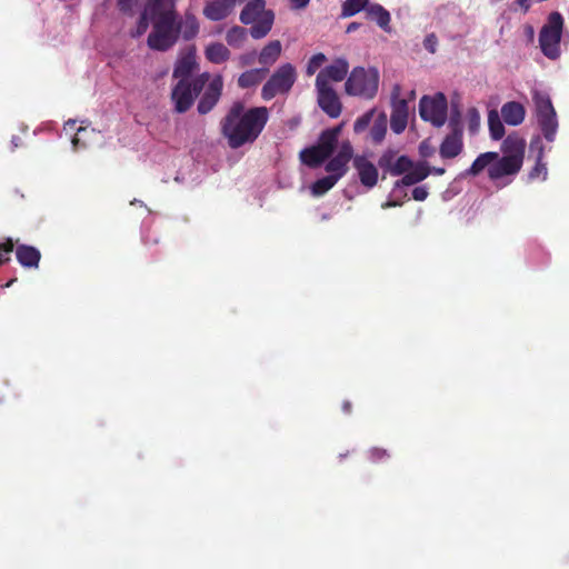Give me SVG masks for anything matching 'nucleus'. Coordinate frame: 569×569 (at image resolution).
<instances>
[{"instance_id": "1", "label": "nucleus", "mask_w": 569, "mask_h": 569, "mask_svg": "<svg viewBox=\"0 0 569 569\" xmlns=\"http://www.w3.org/2000/svg\"><path fill=\"white\" fill-rule=\"evenodd\" d=\"M525 151V139L518 134H509L501 143L502 156L495 151L480 153L467 170V174L477 177L487 169L488 178L493 182L515 177L522 168Z\"/></svg>"}, {"instance_id": "2", "label": "nucleus", "mask_w": 569, "mask_h": 569, "mask_svg": "<svg viewBox=\"0 0 569 569\" xmlns=\"http://www.w3.org/2000/svg\"><path fill=\"white\" fill-rule=\"evenodd\" d=\"M269 118L266 107H254L244 111V104L234 102L221 121L222 134L232 149L253 142L263 130Z\"/></svg>"}, {"instance_id": "3", "label": "nucleus", "mask_w": 569, "mask_h": 569, "mask_svg": "<svg viewBox=\"0 0 569 569\" xmlns=\"http://www.w3.org/2000/svg\"><path fill=\"white\" fill-rule=\"evenodd\" d=\"M379 72L376 68L356 67L345 82L348 96L373 99L378 92Z\"/></svg>"}, {"instance_id": "4", "label": "nucleus", "mask_w": 569, "mask_h": 569, "mask_svg": "<svg viewBox=\"0 0 569 569\" xmlns=\"http://www.w3.org/2000/svg\"><path fill=\"white\" fill-rule=\"evenodd\" d=\"M210 80V73L203 72L191 81H178L171 90V101L177 113L187 112L192 106L196 98L204 89Z\"/></svg>"}, {"instance_id": "5", "label": "nucleus", "mask_w": 569, "mask_h": 569, "mask_svg": "<svg viewBox=\"0 0 569 569\" xmlns=\"http://www.w3.org/2000/svg\"><path fill=\"white\" fill-rule=\"evenodd\" d=\"M562 28L563 18L559 12L555 11L549 14L547 23L540 30V49L551 60L560 57Z\"/></svg>"}, {"instance_id": "6", "label": "nucleus", "mask_w": 569, "mask_h": 569, "mask_svg": "<svg viewBox=\"0 0 569 569\" xmlns=\"http://www.w3.org/2000/svg\"><path fill=\"white\" fill-rule=\"evenodd\" d=\"M296 80V68L289 62L281 64L263 84L261 98L269 101L278 94H288Z\"/></svg>"}, {"instance_id": "7", "label": "nucleus", "mask_w": 569, "mask_h": 569, "mask_svg": "<svg viewBox=\"0 0 569 569\" xmlns=\"http://www.w3.org/2000/svg\"><path fill=\"white\" fill-rule=\"evenodd\" d=\"M152 31L149 33L147 44L156 51H168L179 40L177 20L151 22Z\"/></svg>"}, {"instance_id": "8", "label": "nucleus", "mask_w": 569, "mask_h": 569, "mask_svg": "<svg viewBox=\"0 0 569 569\" xmlns=\"http://www.w3.org/2000/svg\"><path fill=\"white\" fill-rule=\"evenodd\" d=\"M533 100L541 132L545 139L551 142L555 140L558 129L557 113L551 99L547 94L536 93Z\"/></svg>"}, {"instance_id": "9", "label": "nucleus", "mask_w": 569, "mask_h": 569, "mask_svg": "<svg viewBox=\"0 0 569 569\" xmlns=\"http://www.w3.org/2000/svg\"><path fill=\"white\" fill-rule=\"evenodd\" d=\"M447 99L443 93H437L433 98L423 96L419 102L420 117L440 128L447 119Z\"/></svg>"}, {"instance_id": "10", "label": "nucleus", "mask_w": 569, "mask_h": 569, "mask_svg": "<svg viewBox=\"0 0 569 569\" xmlns=\"http://www.w3.org/2000/svg\"><path fill=\"white\" fill-rule=\"evenodd\" d=\"M400 91V86L396 84L391 93L390 127L397 134H400L406 130L409 118V104L406 99L399 98Z\"/></svg>"}, {"instance_id": "11", "label": "nucleus", "mask_w": 569, "mask_h": 569, "mask_svg": "<svg viewBox=\"0 0 569 569\" xmlns=\"http://www.w3.org/2000/svg\"><path fill=\"white\" fill-rule=\"evenodd\" d=\"M317 101L320 109L330 118H338L342 111L341 101L331 86H319L315 83Z\"/></svg>"}, {"instance_id": "12", "label": "nucleus", "mask_w": 569, "mask_h": 569, "mask_svg": "<svg viewBox=\"0 0 569 569\" xmlns=\"http://www.w3.org/2000/svg\"><path fill=\"white\" fill-rule=\"evenodd\" d=\"M208 82L197 106V111L200 114L209 113L217 106L222 94L223 80L220 74L214 76Z\"/></svg>"}, {"instance_id": "13", "label": "nucleus", "mask_w": 569, "mask_h": 569, "mask_svg": "<svg viewBox=\"0 0 569 569\" xmlns=\"http://www.w3.org/2000/svg\"><path fill=\"white\" fill-rule=\"evenodd\" d=\"M143 10L151 22L174 21L178 18L176 0H148Z\"/></svg>"}, {"instance_id": "14", "label": "nucleus", "mask_w": 569, "mask_h": 569, "mask_svg": "<svg viewBox=\"0 0 569 569\" xmlns=\"http://www.w3.org/2000/svg\"><path fill=\"white\" fill-rule=\"evenodd\" d=\"M349 71V63L345 58H337L330 66L319 71L316 82L319 86H330V81H342Z\"/></svg>"}, {"instance_id": "15", "label": "nucleus", "mask_w": 569, "mask_h": 569, "mask_svg": "<svg viewBox=\"0 0 569 569\" xmlns=\"http://www.w3.org/2000/svg\"><path fill=\"white\" fill-rule=\"evenodd\" d=\"M353 160V148L349 142L343 143L338 153L330 159L326 164V171L331 177H337V181L342 178L348 171V163Z\"/></svg>"}, {"instance_id": "16", "label": "nucleus", "mask_w": 569, "mask_h": 569, "mask_svg": "<svg viewBox=\"0 0 569 569\" xmlns=\"http://www.w3.org/2000/svg\"><path fill=\"white\" fill-rule=\"evenodd\" d=\"M352 164L363 187L372 189L377 186L379 177L378 169L366 156H355Z\"/></svg>"}, {"instance_id": "17", "label": "nucleus", "mask_w": 569, "mask_h": 569, "mask_svg": "<svg viewBox=\"0 0 569 569\" xmlns=\"http://www.w3.org/2000/svg\"><path fill=\"white\" fill-rule=\"evenodd\" d=\"M237 0H210L203 7V16L210 21L226 19L234 9Z\"/></svg>"}, {"instance_id": "18", "label": "nucleus", "mask_w": 569, "mask_h": 569, "mask_svg": "<svg viewBox=\"0 0 569 569\" xmlns=\"http://www.w3.org/2000/svg\"><path fill=\"white\" fill-rule=\"evenodd\" d=\"M16 258L24 268H38L41 252L33 246L17 243Z\"/></svg>"}, {"instance_id": "19", "label": "nucleus", "mask_w": 569, "mask_h": 569, "mask_svg": "<svg viewBox=\"0 0 569 569\" xmlns=\"http://www.w3.org/2000/svg\"><path fill=\"white\" fill-rule=\"evenodd\" d=\"M197 67L196 57L193 53H188L180 57L173 68L172 77L178 81H191V73Z\"/></svg>"}, {"instance_id": "20", "label": "nucleus", "mask_w": 569, "mask_h": 569, "mask_svg": "<svg viewBox=\"0 0 569 569\" xmlns=\"http://www.w3.org/2000/svg\"><path fill=\"white\" fill-rule=\"evenodd\" d=\"M431 173V169L427 163H418L413 164V167L407 171V173L400 179L397 180L395 187H408L413 186L422 180H425Z\"/></svg>"}, {"instance_id": "21", "label": "nucleus", "mask_w": 569, "mask_h": 569, "mask_svg": "<svg viewBox=\"0 0 569 569\" xmlns=\"http://www.w3.org/2000/svg\"><path fill=\"white\" fill-rule=\"evenodd\" d=\"M462 148V134L449 133L440 144L439 153L443 159H452L460 154Z\"/></svg>"}, {"instance_id": "22", "label": "nucleus", "mask_w": 569, "mask_h": 569, "mask_svg": "<svg viewBox=\"0 0 569 569\" xmlns=\"http://www.w3.org/2000/svg\"><path fill=\"white\" fill-rule=\"evenodd\" d=\"M503 121L509 126H519L525 120L526 109L517 101H509L501 108Z\"/></svg>"}, {"instance_id": "23", "label": "nucleus", "mask_w": 569, "mask_h": 569, "mask_svg": "<svg viewBox=\"0 0 569 569\" xmlns=\"http://www.w3.org/2000/svg\"><path fill=\"white\" fill-rule=\"evenodd\" d=\"M267 11L264 0H250L241 10L239 18L243 24H251Z\"/></svg>"}, {"instance_id": "24", "label": "nucleus", "mask_w": 569, "mask_h": 569, "mask_svg": "<svg viewBox=\"0 0 569 569\" xmlns=\"http://www.w3.org/2000/svg\"><path fill=\"white\" fill-rule=\"evenodd\" d=\"M340 131L341 126L323 130L316 146L330 157L337 147Z\"/></svg>"}, {"instance_id": "25", "label": "nucleus", "mask_w": 569, "mask_h": 569, "mask_svg": "<svg viewBox=\"0 0 569 569\" xmlns=\"http://www.w3.org/2000/svg\"><path fill=\"white\" fill-rule=\"evenodd\" d=\"M177 29L179 30V37L182 36L184 40H191L196 38L199 32V22L193 13L186 12L183 19L177 18Z\"/></svg>"}, {"instance_id": "26", "label": "nucleus", "mask_w": 569, "mask_h": 569, "mask_svg": "<svg viewBox=\"0 0 569 569\" xmlns=\"http://www.w3.org/2000/svg\"><path fill=\"white\" fill-rule=\"evenodd\" d=\"M367 18L377 22V24L386 32H391V16L387 9L379 3L370 4L366 13Z\"/></svg>"}, {"instance_id": "27", "label": "nucleus", "mask_w": 569, "mask_h": 569, "mask_svg": "<svg viewBox=\"0 0 569 569\" xmlns=\"http://www.w3.org/2000/svg\"><path fill=\"white\" fill-rule=\"evenodd\" d=\"M274 21V13L271 10L263 12L257 21L252 23L250 28V34L253 39L264 38L271 30Z\"/></svg>"}, {"instance_id": "28", "label": "nucleus", "mask_w": 569, "mask_h": 569, "mask_svg": "<svg viewBox=\"0 0 569 569\" xmlns=\"http://www.w3.org/2000/svg\"><path fill=\"white\" fill-rule=\"evenodd\" d=\"M330 157L326 154L321 149H319L316 144L305 148L300 151V160L303 164L310 168H317L322 164Z\"/></svg>"}, {"instance_id": "29", "label": "nucleus", "mask_w": 569, "mask_h": 569, "mask_svg": "<svg viewBox=\"0 0 569 569\" xmlns=\"http://www.w3.org/2000/svg\"><path fill=\"white\" fill-rule=\"evenodd\" d=\"M282 46L279 40H272L266 44L259 53V63L263 66H272L280 57Z\"/></svg>"}, {"instance_id": "30", "label": "nucleus", "mask_w": 569, "mask_h": 569, "mask_svg": "<svg viewBox=\"0 0 569 569\" xmlns=\"http://www.w3.org/2000/svg\"><path fill=\"white\" fill-rule=\"evenodd\" d=\"M268 72L267 68L251 69L241 73L238 78V86L241 89H249L259 84Z\"/></svg>"}, {"instance_id": "31", "label": "nucleus", "mask_w": 569, "mask_h": 569, "mask_svg": "<svg viewBox=\"0 0 569 569\" xmlns=\"http://www.w3.org/2000/svg\"><path fill=\"white\" fill-rule=\"evenodd\" d=\"M204 56L208 61L219 64L230 58V50L221 42H213L206 48Z\"/></svg>"}, {"instance_id": "32", "label": "nucleus", "mask_w": 569, "mask_h": 569, "mask_svg": "<svg viewBox=\"0 0 569 569\" xmlns=\"http://www.w3.org/2000/svg\"><path fill=\"white\" fill-rule=\"evenodd\" d=\"M370 7L369 0H346L341 6V17L349 18Z\"/></svg>"}, {"instance_id": "33", "label": "nucleus", "mask_w": 569, "mask_h": 569, "mask_svg": "<svg viewBox=\"0 0 569 569\" xmlns=\"http://www.w3.org/2000/svg\"><path fill=\"white\" fill-rule=\"evenodd\" d=\"M386 133H387V118L382 113L373 122L372 127L370 128L369 134H370L371 141L375 144H379L383 141Z\"/></svg>"}, {"instance_id": "34", "label": "nucleus", "mask_w": 569, "mask_h": 569, "mask_svg": "<svg viewBox=\"0 0 569 569\" xmlns=\"http://www.w3.org/2000/svg\"><path fill=\"white\" fill-rule=\"evenodd\" d=\"M247 30L242 27L234 26L230 28L226 34V41L233 48H241L247 40Z\"/></svg>"}, {"instance_id": "35", "label": "nucleus", "mask_w": 569, "mask_h": 569, "mask_svg": "<svg viewBox=\"0 0 569 569\" xmlns=\"http://www.w3.org/2000/svg\"><path fill=\"white\" fill-rule=\"evenodd\" d=\"M337 177L330 174L316 180L311 186V193L315 197H321L327 193L337 183Z\"/></svg>"}, {"instance_id": "36", "label": "nucleus", "mask_w": 569, "mask_h": 569, "mask_svg": "<svg viewBox=\"0 0 569 569\" xmlns=\"http://www.w3.org/2000/svg\"><path fill=\"white\" fill-rule=\"evenodd\" d=\"M488 124L490 137L493 140H500L505 136V127L497 111H490L488 114Z\"/></svg>"}, {"instance_id": "37", "label": "nucleus", "mask_w": 569, "mask_h": 569, "mask_svg": "<svg viewBox=\"0 0 569 569\" xmlns=\"http://www.w3.org/2000/svg\"><path fill=\"white\" fill-rule=\"evenodd\" d=\"M17 241H13L11 238H4L3 241L0 242V266L10 261V254L17 248Z\"/></svg>"}, {"instance_id": "38", "label": "nucleus", "mask_w": 569, "mask_h": 569, "mask_svg": "<svg viewBox=\"0 0 569 569\" xmlns=\"http://www.w3.org/2000/svg\"><path fill=\"white\" fill-rule=\"evenodd\" d=\"M397 152L395 150H386L378 160V166L386 172L392 173Z\"/></svg>"}, {"instance_id": "39", "label": "nucleus", "mask_w": 569, "mask_h": 569, "mask_svg": "<svg viewBox=\"0 0 569 569\" xmlns=\"http://www.w3.org/2000/svg\"><path fill=\"white\" fill-rule=\"evenodd\" d=\"M413 167V162L407 156H400L396 159L395 166L392 167L391 176L406 174Z\"/></svg>"}, {"instance_id": "40", "label": "nucleus", "mask_w": 569, "mask_h": 569, "mask_svg": "<svg viewBox=\"0 0 569 569\" xmlns=\"http://www.w3.org/2000/svg\"><path fill=\"white\" fill-rule=\"evenodd\" d=\"M326 61H327V57H326L323 53L319 52V53L313 54V56L309 59V61H308V63H307V67H306V74H307L308 77L313 76V74L317 72V70H318V69H320V68H321V66H322Z\"/></svg>"}, {"instance_id": "41", "label": "nucleus", "mask_w": 569, "mask_h": 569, "mask_svg": "<svg viewBox=\"0 0 569 569\" xmlns=\"http://www.w3.org/2000/svg\"><path fill=\"white\" fill-rule=\"evenodd\" d=\"M541 158H542V151H540L538 160H537L535 167L529 172V179L530 180H535V179L540 178V177L542 178V180H546L548 172H547L546 164L541 161Z\"/></svg>"}, {"instance_id": "42", "label": "nucleus", "mask_w": 569, "mask_h": 569, "mask_svg": "<svg viewBox=\"0 0 569 569\" xmlns=\"http://www.w3.org/2000/svg\"><path fill=\"white\" fill-rule=\"evenodd\" d=\"M372 116H373V110H370V111L366 112L365 114H362L361 117H359L353 123V131L356 133H361V132L366 131L368 129V127L370 126Z\"/></svg>"}, {"instance_id": "43", "label": "nucleus", "mask_w": 569, "mask_h": 569, "mask_svg": "<svg viewBox=\"0 0 569 569\" xmlns=\"http://www.w3.org/2000/svg\"><path fill=\"white\" fill-rule=\"evenodd\" d=\"M368 458L372 462H381L390 458L389 452L379 447H373L368 451Z\"/></svg>"}, {"instance_id": "44", "label": "nucleus", "mask_w": 569, "mask_h": 569, "mask_svg": "<svg viewBox=\"0 0 569 569\" xmlns=\"http://www.w3.org/2000/svg\"><path fill=\"white\" fill-rule=\"evenodd\" d=\"M150 17L147 14V12L143 10L140 14V18L137 23L136 31L131 33L132 37H140L142 36L149 28L150 23Z\"/></svg>"}, {"instance_id": "45", "label": "nucleus", "mask_w": 569, "mask_h": 569, "mask_svg": "<svg viewBox=\"0 0 569 569\" xmlns=\"http://www.w3.org/2000/svg\"><path fill=\"white\" fill-rule=\"evenodd\" d=\"M448 126L450 128V133L462 134L461 114L458 110L451 112Z\"/></svg>"}, {"instance_id": "46", "label": "nucleus", "mask_w": 569, "mask_h": 569, "mask_svg": "<svg viewBox=\"0 0 569 569\" xmlns=\"http://www.w3.org/2000/svg\"><path fill=\"white\" fill-rule=\"evenodd\" d=\"M438 38L435 33H429L423 40V47L430 53H435L437 51Z\"/></svg>"}, {"instance_id": "47", "label": "nucleus", "mask_w": 569, "mask_h": 569, "mask_svg": "<svg viewBox=\"0 0 569 569\" xmlns=\"http://www.w3.org/2000/svg\"><path fill=\"white\" fill-rule=\"evenodd\" d=\"M428 194H429V192H428L427 188L423 187V186L416 187L412 190V198L416 201H423V200H426Z\"/></svg>"}, {"instance_id": "48", "label": "nucleus", "mask_w": 569, "mask_h": 569, "mask_svg": "<svg viewBox=\"0 0 569 569\" xmlns=\"http://www.w3.org/2000/svg\"><path fill=\"white\" fill-rule=\"evenodd\" d=\"M87 132V129L86 128H78L77 129V133L76 136L72 138V144L73 147L77 149V148H84L86 147V143L82 142V134Z\"/></svg>"}, {"instance_id": "49", "label": "nucleus", "mask_w": 569, "mask_h": 569, "mask_svg": "<svg viewBox=\"0 0 569 569\" xmlns=\"http://www.w3.org/2000/svg\"><path fill=\"white\" fill-rule=\"evenodd\" d=\"M133 0H117L118 7L122 12H129L132 9Z\"/></svg>"}, {"instance_id": "50", "label": "nucleus", "mask_w": 569, "mask_h": 569, "mask_svg": "<svg viewBox=\"0 0 569 569\" xmlns=\"http://www.w3.org/2000/svg\"><path fill=\"white\" fill-rule=\"evenodd\" d=\"M532 0H516V3L527 12L531 6Z\"/></svg>"}, {"instance_id": "51", "label": "nucleus", "mask_w": 569, "mask_h": 569, "mask_svg": "<svg viewBox=\"0 0 569 569\" xmlns=\"http://www.w3.org/2000/svg\"><path fill=\"white\" fill-rule=\"evenodd\" d=\"M310 0H291V3L295 8L301 9L307 7Z\"/></svg>"}, {"instance_id": "52", "label": "nucleus", "mask_w": 569, "mask_h": 569, "mask_svg": "<svg viewBox=\"0 0 569 569\" xmlns=\"http://www.w3.org/2000/svg\"><path fill=\"white\" fill-rule=\"evenodd\" d=\"M420 154L422 157H428L432 153V150L425 146V142H422L419 147Z\"/></svg>"}, {"instance_id": "53", "label": "nucleus", "mask_w": 569, "mask_h": 569, "mask_svg": "<svg viewBox=\"0 0 569 569\" xmlns=\"http://www.w3.org/2000/svg\"><path fill=\"white\" fill-rule=\"evenodd\" d=\"M239 62H240V66L241 67H246L248 64H250L252 62V57H249V56H241L239 58Z\"/></svg>"}, {"instance_id": "54", "label": "nucleus", "mask_w": 569, "mask_h": 569, "mask_svg": "<svg viewBox=\"0 0 569 569\" xmlns=\"http://www.w3.org/2000/svg\"><path fill=\"white\" fill-rule=\"evenodd\" d=\"M341 408H342V411H343L346 415H349V413H351V411H352V405H351V402H350L349 400H345V401L342 402V407H341Z\"/></svg>"}, {"instance_id": "55", "label": "nucleus", "mask_w": 569, "mask_h": 569, "mask_svg": "<svg viewBox=\"0 0 569 569\" xmlns=\"http://www.w3.org/2000/svg\"><path fill=\"white\" fill-rule=\"evenodd\" d=\"M361 23L359 22H351L348 24L346 32L351 33L360 28Z\"/></svg>"}, {"instance_id": "56", "label": "nucleus", "mask_w": 569, "mask_h": 569, "mask_svg": "<svg viewBox=\"0 0 569 569\" xmlns=\"http://www.w3.org/2000/svg\"><path fill=\"white\" fill-rule=\"evenodd\" d=\"M399 204H400V203H399V202H397V201H390V200H389V201H387V202L382 203V206H381V207H382L383 209H387V208L396 207V206H399Z\"/></svg>"}, {"instance_id": "57", "label": "nucleus", "mask_w": 569, "mask_h": 569, "mask_svg": "<svg viewBox=\"0 0 569 569\" xmlns=\"http://www.w3.org/2000/svg\"><path fill=\"white\" fill-rule=\"evenodd\" d=\"M431 169V172L437 174V176H442L446 171L443 168H430Z\"/></svg>"}, {"instance_id": "58", "label": "nucleus", "mask_w": 569, "mask_h": 569, "mask_svg": "<svg viewBox=\"0 0 569 569\" xmlns=\"http://www.w3.org/2000/svg\"><path fill=\"white\" fill-rule=\"evenodd\" d=\"M66 124L70 126L71 128H73L74 124H76V121L74 120H69Z\"/></svg>"}, {"instance_id": "59", "label": "nucleus", "mask_w": 569, "mask_h": 569, "mask_svg": "<svg viewBox=\"0 0 569 569\" xmlns=\"http://www.w3.org/2000/svg\"><path fill=\"white\" fill-rule=\"evenodd\" d=\"M510 183V180H507L506 182H503V186H507Z\"/></svg>"}, {"instance_id": "60", "label": "nucleus", "mask_w": 569, "mask_h": 569, "mask_svg": "<svg viewBox=\"0 0 569 569\" xmlns=\"http://www.w3.org/2000/svg\"><path fill=\"white\" fill-rule=\"evenodd\" d=\"M510 183V180H507L506 182H503V186H507Z\"/></svg>"}, {"instance_id": "61", "label": "nucleus", "mask_w": 569, "mask_h": 569, "mask_svg": "<svg viewBox=\"0 0 569 569\" xmlns=\"http://www.w3.org/2000/svg\"><path fill=\"white\" fill-rule=\"evenodd\" d=\"M510 183V180H507L506 182H503V186H507Z\"/></svg>"}, {"instance_id": "62", "label": "nucleus", "mask_w": 569, "mask_h": 569, "mask_svg": "<svg viewBox=\"0 0 569 569\" xmlns=\"http://www.w3.org/2000/svg\"><path fill=\"white\" fill-rule=\"evenodd\" d=\"M243 1H244V0H237V3H238V2H243Z\"/></svg>"}]
</instances>
